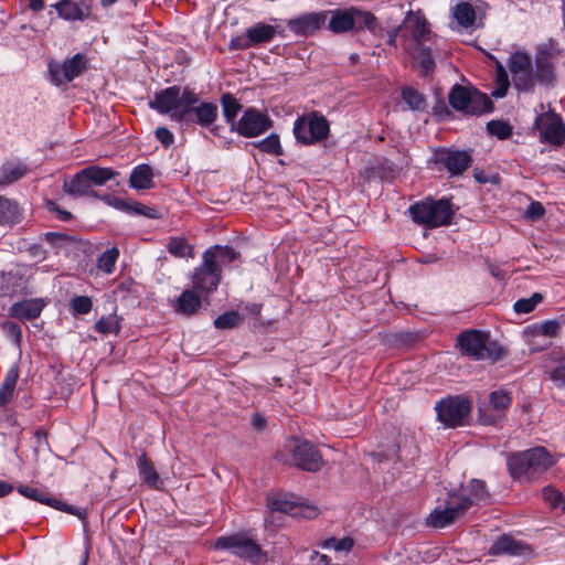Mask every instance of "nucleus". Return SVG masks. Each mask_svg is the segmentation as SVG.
<instances>
[{
	"instance_id": "f257e3e1",
	"label": "nucleus",
	"mask_w": 565,
	"mask_h": 565,
	"mask_svg": "<svg viewBox=\"0 0 565 565\" xmlns=\"http://www.w3.org/2000/svg\"><path fill=\"white\" fill-rule=\"evenodd\" d=\"M508 66L513 86L520 92H533L537 84L553 86L556 79L552 54L546 49L540 50L534 60L527 53L516 51L511 54Z\"/></svg>"
},
{
	"instance_id": "f03ea898",
	"label": "nucleus",
	"mask_w": 565,
	"mask_h": 565,
	"mask_svg": "<svg viewBox=\"0 0 565 565\" xmlns=\"http://www.w3.org/2000/svg\"><path fill=\"white\" fill-rule=\"evenodd\" d=\"M554 461L544 447H534L508 456L507 466L512 479L531 481L544 473Z\"/></svg>"
},
{
	"instance_id": "7ed1b4c3",
	"label": "nucleus",
	"mask_w": 565,
	"mask_h": 565,
	"mask_svg": "<svg viewBox=\"0 0 565 565\" xmlns=\"http://www.w3.org/2000/svg\"><path fill=\"white\" fill-rule=\"evenodd\" d=\"M456 347L462 355L469 356L475 361H491L492 363L501 360L505 350L497 341L491 340L487 332L471 329L458 334Z\"/></svg>"
},
{
	"instance_id": "20e7f679",
	"label": "nucleus",
	"mask_w": 565,
	"mask_h": 565,
	"mask_svg": "<svg viewBox=\"0 0 565 565\" xmlns=\"http://www.w3.org/2000/svg\"><path fill=\"white\" fill-rule=\"evenodd\" d=\"M198 95L188 88L181 93L179 86H171L154 95L149 106L160 114H170L172 120H189V110L192 104H198Z\"/></svg>"
},
{
	"instance_id": "39448f33",
	"label": "nucleus",
	"mask_w": 565,
	"mask_h": 565,
	"mask_svg": "<svg viewBox=\"0 0 565 565\" xmlns=\"http://www.w3.org/2000/svg\"><path fill=\"white\" fill-rule=\"evenodd\" d=\"M118 174L117 171L110 168L88 166L74 174L70 180H65L63 190L72 196L98 198L94 186H102Z\"/></svg>"
},
{
	"instance_id": "423d86ee",
	"label": "nucleus",
	"mask_w": 565,
	"mask_h": 565,
	"mask_svg": "<svg viewBox=\"0 0 565 565\" xmlns=\"http://www.w3.org/2000/svg\"><path fill=\"white\" fill-rule=\"evenodd\" d=\"M412 220L427 228L446 226L451 223L455 214L448 199H425L412 204L408 207Z\"/></svg>"
},
{
	"instance_id": "0eeeda50",
	"label": "nucleus",
	"mask_w": 565,
	"mask_h": 565,
	"mask_svg": "<svg viewBox=\"0 0 565 565\" xmlns=\"http://www.w3.org/2000/svg\"><path fill=\"white\" fill-rule=\"evenodd\" d=\"M448 100L454 109L467 115H481L492 109V102L486 94L459 84L451 88Z\"/></svg>"
},
{
	"instance_id": "6e6552de",
	"label": "nucleus",
	"mask_w": 565,
	"mask_h": 565,
	"mask_svg": "<svg viewBox=\"0 0 565 565\" xmlns=\"http://www.w3.org/2000/svg\"><path fill=\"white\" fill-rule=\"evenodd\" d=\"M215 548L227 550L234 555L250 563H267L266 553L246 533L221 536L215 541Z\"/></svg>"
},
{
	"instance_id": "1a4fd4ad",
	"label": "nucleus",
	"mask_w": 565,
	"mask_h": 565,
	"mask_svg": "<svg viewBox=\"0 0 565 565\" xmlns=\"http://www.w3.org/2000/svg\"><path fill=\"white\" fill-rule=\"evenodd\" d=\"M329 131V121L318 113L299 117L294 125V135L297 141L303 145H313L327 139Z\"/></svg>"
},
{
	"instance_id": "9d476101",
	"label": "nucleus",
	"mask_w": 565,
	"mask_h": 565,
	"mask_svg": "<svg viewBox=\"0 0 565 565\" xmlns=\"http://www.w3.org/2000/svg\"><path fill=\"white\" fill-rule=\"evenodd\" d=\"M290 443V457L295 467L308 472H317L323 467L322 455L312 443L300 437H291Z\"/></svg>"
},
{
	"instance_id": "9b49d317",
	"label": "nucleus",
	"mask_w": 565,
	"mask_h": 565,
	"mask_svg": "<svg viewBox=\"0 0 565 565\" xmlns=\"http://www.w3.org/2000/svg\"><path fill=\"white\" fill-rule=\"evenodd\" d=\"M437 419L446 427L455 428L463 425L471 411V403L462 396H449L435 406Z\"/></svg>"
},
{
	"instance_id": "f8f14e48",
	"label": "nucleus",
	"mask_w": 565,
	"mask_h": 565,
	"mask_svg": "<svg viewBox=\"0 0 565 565\" xmlns=\"http://www.w3.org/2000/svg\"><path fill=\"white\" fill-rule=\"evenodd\" d=\"M221 278V269L212 265L210 254H203L202 264L195 268L192 275V288L199 291L203 298H207L216 290Z\"/></svg>"
},
{
	"instance_id": "ddd939ff",
	"label": "nucleus",
	"mask_w": 565,
	"mask_h": 565,
	"mask_svg": "<svg viewBox=\"0 0 565 565\" xmlns=\"http://www.w3.org/2000/svg\"><path fill=\"white\" fill-rule=\"evenodd\" d=\"M361 9L351 7L348 9H335V10H326L324 12H329L328 17V30L334 34L348 33L353 30L359 31V25L361 21Z\"/></svg>"
},
{
	"instance_id": "4468645a",
	"label": "nucleus",
	"mask_w": 565,
	"mask_h": 565,
	"mask_svg": "<svg viewBox=\"0 0 565 565\" xmlns=\"http://www.w3.org/2000/svg\"><path fill=\"white\" fill-rule=\"evenodd\" d=\"M535 127L541 130V140L561 146L565 139V124L561 115L553 111L543 113L535 119Z\"/></svg>"
},
{
	"instance_id": "2eb2a0df",
	"label": "nucleus",
	"mask_w": 565,
	"mask_h": 565,
	"mask_svg": "<svg viewBox=\"0 0 565 565\" xmlns=\"http://www.w3.org/2000/svg\"><path fill=\"white\" fill-rule=\"evenodd\" d=\"M18 492L30 500L36 501L42 504H46L58 511L76 515L79 519H84L86 516L85 510L68 505L67 503L54 497H51L46 491L42 489L29 486H19Z\"/></svg>"
},
{
	"instance_id": "dca6fc26",
	"label": "nucleus",
	"mask_w": 565,
	"mask_h": 565,
	"mask_svg": "<svg viewBox=\"0 0 565 565\" xmlns=\"http://www.w3.org/2000/svg\"><path fill=\"white\" fill-rule=\"evenodd\" d=\"M434 161L445 167L451 175H459L470 167L472 158L463 150L440 149L435 152Z\"/></svg>"
},
{
	"instance_id": "f3484780",
	"label": "nucleus",
	"mask_w": 565,
	"mask_h": 565,
	"mask_svg": "<svg viewBox=\"0 0 565 565\" xmlns=\"http://www.w3.org/2000/svg\"><path fill=\"white\" fill-rule=\"evenodd\" d=\"M86 70V58L82 54H75L65 60L62 65L50 64V74L56 85L72 82Z\"/></svg>"
},
{
	"instance_id": "a211bd4d",
	"label": "nucleus",
	"mask_w": 565,
	"mask_h": 565,
	"mask_svg": "<svg viewBox=\"0 0 565 565\" xmlns=\"http://www.w3.org/2000/svg\"><path fill=\"white\" fill-rule=\"evenodd\" d=\"M271 126V121L267 115L249 108L237 121L236 130L239 135L252 138L264 134Z\"/></svg>"
},
{
	"instance_id": "6ab92c4d",
	"label": "nucleus",
	"mask_w": 565,
	"mask_h": 565,
	"mask_svg": "<svg viewBox=\"0 0 565 565\" xmlns=\"http://www.w3.org/2000/svg\"><path fill=\"white\" fill-rule=\"evenodd\" d=\"M511 402L512 399L510 394L503 390L490 393V408L479 411V418L481 423L486 425L497 424L505 416V411L510 407Z\"/></svg>"
},
{
	"instance_id": "aec40b11",
	"label": "nucleus",
	"mask_w": 565,
	"mask_h": 565,
	"mask_svg": "<svg viewBox=\"0 0 565 565\" xmlns=\"http://www.w3.org/2000/svg\"><path fill=\"white\" fill-rule=\"evenodd\" d=\"M329 12H309L296 19H290L287 23L290 31L296 35L310 36L326 25Z\"/></svg>"
},
{
	"instance_id": "412c9836",
	"label": "nucleus",
	"mask_w": 565,
	"mask_h": 565,
	"mask_svg": "<svg viewBox=\"0 0 565 565\" xmlns=\"http://www.w3.org/2000/svg\"><path fill=\"white\" fill-rule=\"evenodd\" d=\"M457 501L468 511L473 505L489 503L490 493L486 488L484 481L472 479L468 486L462 489V493L457 498Z\"/></svg>"
},
{
	"instance_id": "4be33fe9",
	"label": "nucleus",
	"mask_w": 565,
	"mask_h": 565,
	"mask_svg": "<svg viewBox=\"0 0 565 565\" xmlns=\"http://www.w3.org/2000/svg\"><path fill=\"white\" fill-rule=\"evenodd\" d=\"M405 28L409 31V39L414 42L413 47L425 46L424 43L434 36L429 29L428 21L423 14L412 12L405 20Z\"/></svg>"
},
{
	"instance_id": "5701e85b",
	"label": "nucleus",
	"mask_w": 565,
	"mask_h": 565,
	"mask_svg": "<svg viewBox=\"0 0 565 565\" xmlns=\"http://www.w3.org/2000/svg\"><path fill=\"white\" fill-rule=\"evenodd\" d=\"M319 508L295 494H285V514L296 519L312 520L319 515Z\"/></svg>"
},
{
	"instance_id": "b1692460",
	"label": "nucleus",
	"mask_w": 565,
	"mask_h": 565,
	"mask_svg": "<svg viewBox=\"0 0 565 565\" xmlns=\"http://www.w3.org/2000/svg\"><path fill=\"white\" fill-rule=\"evenodd\" d=\"M489 553L492 555H525L531 553V548L529 545L513 539L511 535L503 534L493 542Z\"/></svg>"
},
{
	"instance_id": "393cba45",
	"label": "nucleus",
	"mask_w": 565,
	"mask_h": 565,
	"mask_svg": "<svg viewBox=\"0 0 565 565\" xmlns=\"http://www.w3.org/2000/svg\"><path fill=\"white\" fill-rule=\"evenodd\" d=\"M61 18L68 21H84L90 15V7L85 2L61 0L54 4Z\"/></svg>"
},
{
	"instance_id": "a878e982",
	"label": "nucleus",
	"mask_w": 565,
	"mask_h": 565,
	"mask_svg": "<svg viewBox=\"0 0 565 565\" xmlns=\"http://www.w3.org/2000/svg\"><path fill=\"white\" fill-rule=\"evenodd\" d=\"M275 34V28L267 24H256L247 30V39H234L231 42L232 49H244L250 43H260L270 40Z\"/></svg>"
},
{
	"instance_id": "bb28decb",
	"label": "nucleus",
	"mask_w": 565,
	"mask_h": 565,
	"mask_svg": "<svg viewBox=\"0 0 565 565\" xmlns=\"http://www.w3.org/2000/svg\"><path fill=\"white\" fill-rule=\"evenodd\" d=\"M467 511L457 502H451L444 510H434L429 515V524L433 527H445L454 523L458 518L462 516Z\"/></svg>"
},
{
	"instance_id": "cd10ccee",
	"label": "nucleus",
	"mask_w": 565,
	"mask_h": 565,
	"mask_svg": "<svg viewBox=\"0 0 565 565\" xmlns=\"http://www.w3.org/2000/svg\"><path fill=\"white\" fill-rule=\"evenodd\" d=\"M217 117V106L213 103L192 104L188 122H196L202 127L212 125Z\"/></svg>"
},
{
	"instance_id": "c85d7f7f",
	"label": "nucleus",
	"mask_w": 565,
	"mask_h": 565,
	"mask_svg": "<svg viewBox=\"0 0 565 565\" xmlns=\"http://www.w3.org/2000/svg\"><path fill=\"white\" fill-rule=\"evenodd\" d=\"M204 299L195 289L184 290L177 299L174 309L183 316H192L199 311Z\"/></svg>"
},
{
	"instance_id": "c756f323",
	"label": "nucleus",
	"mask_w": 565,
	"mask_h": 565,
	"mask_svg": "<svg viewBox=\"0 0 565 565\" xmlns=\"http://www.w3.org/2000/svg\"><path fill=\"white\" fill-rule=\"evenodd\" d=\"M266 500L268 515L265 519V525L276 532L282 525V500L276 492H269Z\"/></svg>"
},
{
	"instance_id": "7c9ffc66",
	"label": "nucleus",
	"mask_w": 565,
	"mask_h": 565,
	"mask_svg": "<svg viewBox=\"0 0 565 565\" xmlns=\"http://www.w3.org/2000/svg\"><path fill=\"white\" fill-rule=\"evenodd\" d=\"M44 302L42 299H26L15 302L11 307V315L22 320L35 319L43 310Z\"/></svg>"
},
{
	"instance_id": "2f4dec72",
	"label": "nucleus",
	"mask_w": 565,
	"mask_h": 565,
	"mask_svg": "<svg viewBox=\"0 0 565 565\" xmlns=\"http://www.w3.org/2000/svg\"><path fill=\"white\" fill-rule=\"evenodd\" d=\"M26 164L22 162L8 161L0 169V186L11 184L28 173Z\"/></svg>"
},
{
	"instance_id": "473e14b6",
	"label": "nucleus",
	"mask_w": 565,
	"mask_h": 565,
	"mask_svg": "<svg viewBox=\"0 0 565 565\" xmlns=\"http://www.w3.org/2000/svg\"><path fill=\"white\" fill-rule=\"evenodd\" d=\"M138 470L145 483H147L150 488L161 489L162 481L152 462L148 460L146 454H141L138 458Z\"/></svg>"
},
{
	"instance_id": "72a5a7b5",
	"label": "nucleus",
	"mask_w": 565,
	"mask_h": 565,
	"mask_svg": "<svg viewBox=\"0 0 565 565\" xmlns=\"http://www.w3.org/2000/svg\"><path fill=\"white\" fill-rule=\"evenodd\" d=\"M203 254H210L212 265L218 267L221 270L223 266L231 264L238 257V253L234 248L218 245L209 248Z\"/></svg>"
},
{
	"instance_id": "f704fd0d",
	"label": "nucleus",
	"mask_w": 565,
	"mask_h": 565,
	"mask_svg": "<svg viewBox=\"0 0 565 565\" xmlns=\"http://www.w3.org/2000/svg\"><path fill=\"white\" fill-rule=\"evenodd\" d=\"M153 173L148 164L136 167L129 178V183L134 189L145 190L153 188Z\"/></svg>"
},
{
	"instance_id": "c9c22d12",
	"label": "nucleus",
	"mask_w": 565,
	"mask_h": 565,
	"mask_svg": "<svg viewBox=\"0 0 565 565\" xmlns=\"http://www.w3.org/2000/svg\"><path fill=\"white\" fill-rule=\"evenodd\" d=\"M19 379V367L17 364L12 365L8 371L1 386H0V405H7L12 396Z\"/></svg>"
},
{
	"instance_id": "e433bc0d",
	"label": "nucleus",
	"mask_w": 565,
	"mask_h": 565,
	"mask_svg": "<svg viewBox=\"0 0 565 565\" xmlns=\"http://www.w3.org/2000/svg\"><path fill=\"white\" fill-rule=\"evenodd\" d=\"M18 221V204L7 198L0 196V225H12Z\"/></svg>"
},
{
	"instance_id": "4c0bfd02",
	"label": "nucleus",
	"mask_w": 565,
	"mask_h": 565,
	"mask_svg": "<svg viewBox=\"0 0 565 565\" xmlns=\"http://www.w3.org/2000/svg\"><path fill=\"white\" fill-rule=\"evenodd\" d=\"M454 18L463 28L472 26L476 21V11L468 2H460L454 8Z\"/></svg>"
},
{
	"instance_id": "58836bf2",
	"label": "nucleus",
	"mask_w": 565,
	"mask_h": 565,
	"mask_svg": "<svg viewBox=\"0 0 565 565\" xmlns=\"http://www.w3.org/2000/svg\"><path fill=\"white\" fill-rule=\"evenodd\" d=\"M495 84L497 87L492 90L491 95L494 98L504 97L510 87V81L507 70L500 62L495 64Z\"/></svg>"
},
{
	"instance_id": "ea45409f",
	"label": "nucleus",
	"mask_w": 565,
	"mask_h": 565,
	"mask_svg": "<svg viewBox=\"0 0 565 565\" xmlns=\"http://www.w3.org/2000/svg\"><path fill=\"white\" fill-rule=\"evenodd\" d=\"M402 98L412 110H424L426 108L425 96L413 87H404Z\"/></svg>"
},
{
	"instance_id": "a19ab883",
	"label": "nucleus",
	"mask_w": 565,
	"mask_h": 565,
	"mask_svg": "<svg viewBox=\"0 0 565 565\" xmlns=\"http://www.w3.org/2000/svg\"><path fill=\"white\" fill-rule=\"evenodd\" d=\"M168 252L174 257H192L193 247L183 237H171L167 243Z\"/></svg>"
},
{
	"instance_id": "79ce46f5",
	"label": "nucleus",
	"mask_w": 565,
	"mask_h": 565,
	"mask_svg": "<svg viewBox=\"0 0 565 565\" xmlns=\"http://www.w3.org/2000/svg\"><path fill=\"white\" fill-rule=\"evenodd\" d=\"M416 53V57L419 60L422 75L427 76L434 72L436 63L431 55V50L427 46L412 47Z\"/></svg>"
},
{
	"instance_id": "37998d69",
	"label": "nucleus",
	"mask_w": 565,
	"mask_h": 565,
	"mask_svg": "<svg viewBox=\"0 0 565 565\" xmlns=\"http://www.w3.org/2000/svg\"><path fill=\"white\" fill-rule=\"evenodd\" d=\"M118 257L119 250L117 247L107 249L98 257L97 268L107 275L111 274Z\"/></svg>"
},
{
	"instance_id": "c03bdc74",
	"label": "nucleus",
	"mask_w": 565,
	"mask_h": 565,
	"mask_svg": "<svg viewBox=\"0 0 565 565\" xmlns=\"http://www.w3.org/2000/svg\"><path fill=\"white\" fill-rule=\"evenodd\" d=\"M20 278L15 275L2 274L0 278V296L2 297H11L13 296L19 287H20Z\"/></svg>"
},
{
	"instance_id": "a18cd8bd",
	"label": "nucleus",
	"mask_w": 565,
	"mask_h": 565,
	"mask_svg": "<svg viewBox=\"0 0 565 565\" xmlns=\"http://www.w3.org/2000/svg\"><path fill=\"white\" fill-rule=\"evenodd\" d=\"M243 321V317L237 311H227L220 315L214 320V326L217 329H232L239 326Z\"/></svg>"
},
{
	"instance_id": "49530a36",
	"label": "nucleus",
	"mask_w": 565,
	"mask_h": 565,
	"mask_svg": "<svg viewBox=\"0 0 565 565\" xmlns=\"http://www.w3.org/2000/svg\"><path fill=\"white\" fill-rule=\"evenodd\" d=\"M222 106L226 121L233 124L236 115L241 110V104L231 94H224L222 96Z\"/></svg>"
},
{
	"instance_id": "de8ad7c7",
	"label": "nucleus",
	"mask_w": 565,
	"mask_h": 565,
	"mask_svg": "<svg viewBox=\"0 0 565 565\" xmlns=\"http://www.w3.org/2000/svg\"><path fill=\"white\" fill-rule=\"evenodd\" d=\"M366 28L372 34L376 36L383 35V28L377 21V18L370 11H362L359 31Z\"/></svg>"
},
{
	"instance_id": "09e8293b",
	"label": "nucleus",
	"mask_w": 565,
	"mask_h": 565,
	"mask_svg": "<svg viewBox=\"0 0 565 565\" xmlns=\"http://www.w3.org/2000/svg\"><path fill=\"white\" fill-rule=\"evenodd\" d=\"M542 494L544 500L550 504L551 509L556 510L561 508L562 511H565V499L557 489L547 486L543 488Z\"/></svg>"
},
{
	"instance_id": "8fccbe9b",
	"label": "nucleus",
	"mask_w": 565,
	"mask_h": 565,
	"mask_svg": "<svg viewBox=\"0 0 565 565\" xmlns=\"http://www.w3.org/2000/svg\"><path fill=\"white\" fill-rule=\"evenodd\" d=\"M95 329L103 334L118 333L120 330L119 319L116 315L103 317L96 322Z\"/></svg>"
},
{
	"instance_id": "3c124183",
	"label": "nucleus",
	"mask_w": 565,
	"mask_h": 565,
	"mask_svg": "<svg viewBox=\"0 0 565 565\" xmlns=\"http://www.w3.org/2000/svg\"><path fill=\"white\" fill-rule=\"evenodd\" d=\"M543 300L540 292H534L530 298H522L515 301L513 308L518 313H529Z\"/></svg>"
},
{
	"instance_id": "603ef678",
	"label": "nucleus",
	"mask_w": 565,
	"mask_h": 565,
	"mask_svg": "<svg viewBox=\"0 0 565 565\" xmlns=\"http://www.w3.org/2000/svg\"><path fill=\"white\" fill-rule=\"evenodd\" d=\"M487 130L491 136L501 140L508 139L512 135V127L501 120H491L487 124Z\"/></svg>"
},
{
	"instance_id": "864d4df0",
	"label": "nucleus",
	"mask_w": 565,
	"mask_h": 565,
	"mask_svg": "<svg viewBox=\"0 0 565 565\" xmlns=\"http://www.w3.org/2000/svg\"><path fill=\"white\" fill-rule=\"evenodd\" d=\"M353 540L351 537L328 539L322 543L323 548L333 550L334 552L350 551L353 547Z\"/></svg>"
},
{
	"instance_id": "5fc2aeb1",
	"label": "nucleus",
	"mask_w": 565,
	"mask_h": 565,
	"mask_svg": "<svg viewBox=\"0 0 565 565\" xmlns=\"http://www.w3.org/2000/svg\"><path fill=\"white\" fill-rule=\"evenodd\" d=\"M258 147L262 151L279 154L280 153V140L279 136L276 134L270 135L258 143Z\"/></svg>"
},
{
	"instance_id": "6e6d98bb",
	"label": "nucleus",
	"mask_w": 565,
	"mask_h": 565,
	"mask_svg": "<svg viewBox=\"0 0 565 565\" xmlns=\"http://www.w3.org/2000/svg\"><path fill=\"white\" fill-rule=\"evenodd\" d=\"M92 306H93L92 299L86 296L75 297L71 301L72 309L74 310L75 313H78V315L88 313L92 310Z\"/></svg>"
},
{
	"instance_id": "4d7b16f0",
	"label": "nucleus",
	"mask_w": 565,
	"mask_h": 565,
	"mask_svg": "<svg viewBox=\"0 0 565 565\" xmlns=\"http://www.w3.org/2000/svg\"><path fill=\"white\" fill-rule=\"evenodd\" d=\"M561 323L557 320H546L537 328L539 334L546 337H556L559 332Z\"/></svg>"
},
{
	"instance_id": "13d9d810",
	"label": "nucleus",
	"mask_w": 565,
	"mask_h": 565,
	"mask_svg": "<svg viewBox=\"0 0 565 565\" xmlns=\"http://www.w3.org/2000/svg\"><path fill=\"white\" fill-rule=\"evenodd\" d=\"M550 380L557 387H565V363L559 364L548 372Z\"/></svg>"
},
{
	"instance_id": "bf43d9fd",
	"label": "nucleus",
	"mask_w": 565,
	"mask_h": 565,
	"mask_svg": "<svg viewBox=\"0 0 565 565\" xmlns=\"http://www.w3.org/2000/svg\"><path fill=\"white\" fill-rule=\"evenodd\" d=\"M2 330L7 335L11 337L17 344H20L21 341V327L12 321H6L1 324Z\"/></svg>"
},
{
	"instance_id": "052dcab7",
	"label": "nucleus",
	"mask_w": 565,
	"mask_h": 565,
	"mask_svg": "<svg viewBox=\"0 0 565 565\" xmlns=\"http://www.w3.org/2000/svg\"><path fill=\"white\" fill-rule=\"evenodd\" d=\"M473 178L477 182L481 184L491 183V184H498L500 182L499 174H492V175H486L483 170H480L476 168L473 170Z\"/></svg>"
},
{
	"instance_id": "680f3d73",
	"label": "nucleus",
	"mask_w": 565,
	"mask_h": 565,
	"mask_svg": "<svg viewBox=\"0 0 565 565\" xmlns=\"http://www.w3.org/2000/svg\"><path fill=\"white\" fill-rule=\"evenodd\" d=\"M545 214V209L541 202L534 201L526 209V216L531 220H540Z\"/></svg>"
},
{
	"instance_id": "e2e57ef3",
	"label": "nucleus",
	"mask_w": 565,
	"mask_h": 565,
	"mask_svg": "<svg viewBox=\"0 0 565 565\" xmlns=\"http://www.w3.org/2000/svg\"><path fill=\"white\" fill-rule=\"evenodd\" d=\"M156 137L164 147H169L174 141L172 132L164 127H159L156 129Z\"/></svg>"
},
{
	"instance_id": "0e129e2a",
	"label": "nucleus",
	"mask_w": 565,
	"mask_h": 565,
	"mask_svg": "<svg viewBox=\"0 0 565 565\" xmlns=\"http://www.w3.org/2000/svg\"><path fill=\"white\" fill-rule=\"evenodd\" d=\"M47 206L50 211H55L58 214L60 220L68 221L72 217V214L67 211L61 210L54 202L49 201Z\"/></svg>"
},
{
	"instance_id": "69168bd1",
	"label": "nucleus",
	"mask_w": 565,
	"mask_h": 565,
	"mask_svg": "<svg viewBox=\"0 0 565 565\" xmlns=\"http://www.w3.org/2000/svg\"><path fill=\"white\" fill-rule=\"evenodd\" d=\"M29 252L32 257L43 260L45 258V250L40 245H33L29 248Z\"/></svg>"
},
{
	"instance_id": "338daca9",
	"label": "nucleus",
	"mask_w": 565,
	"mask_h": 565,
	"mask_svg": "<svg viewBox=\"0 0 565 565\" xmlns=\"http://www.w3.org/2000/svg\"><path fill=\"white\" fill-rule=\"evenodd\" d=\"M402 30V26H397V28H394L392 29L388 33H387V44L393 46V47H396V41H397V36H398V33L399 31Z\"/></svg>"
},
{
	"instance_id": "774afa93",
	"label": "nucleus",
	"mask_w": 565,
	"mask_h": 565,
	"mask_svg": "<svg viewBox=\"0 0 565 565\" xmlns=\"http://www.w3.org/2000/svg\"><path fill=\"white\" fill-rule=\"evenodd\" d=\"M252 424L256 430H263L266 426V419L264 416L255 414Z\"/></svg>"
}]
</instances>
